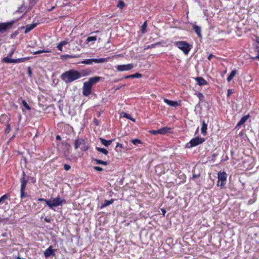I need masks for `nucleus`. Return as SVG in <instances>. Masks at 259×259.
<instances>
[{
  "label": "nucleus",
  "instance_id": "nucleus-1",
  "mask_svg": "<svg viewBox=\"0 0 259 259\" xmlns=\"http://www.w3.org/2000/svg\"><path fill=\"white\" fill-rule=\"evenodd\" d=\"M85 75V74H82L81 72L77 70L70 69L62 73L60 77L62 80L68 83L72 82Z\"/></svg>",
  "mask_w": 259,
  "mask_h": 259
},
{
  "label": "nucleus",
  "instance_id": "nucleus-2",
  "mask_svg": "<svg viewBox=\"0 0 259 259\" xmlns=\"http://www.w3.org/2000/svg\"><path fill=\"white\" fill-rule=\"evenodd\" d=\"M39 201H45L47 205L50 208L53 209L54 207H57L62 204L63 202H65L64 199H61L59 197L51 198L50 199H46L44 198H39Z\"/></svg>",
  "mask_w": 259,
  "mask_h": 259
},
{
  "label": "nucleus",
  "instance_id": "nucleus-3",
  "mask_svg": "<svg viewBox=\"0 0 259 259\" xmlns=\"http://www.w3.org/2000/svg\"><path fill=\"white\" fill-rule=\"evenodd\" d=\"M176 46L182 51L186 55L188 54L191 49L192 46L185 41H178L175 42Z\"/></svg>",
  "mask_w": 259,
  "mask_h": 259
},
{
  "label": "nucleus",
  "instance_id": "nucleus-4",
  "mask_svg": "<svg viewBox=\"0 0 259 259\" xmlns=\"http://www.w3.org/2000/svg\"><path fill=\"white\" fill-rule=\"evenodd\" d=\"M205 139L203 138L196 137L192 139L189 142L186 144V148H191L193 147L201 144Z\"/></svg>",
  "mask_w": 259,
  "mask_h": 259
},
{
  "label": "nucleus",
  "instance_id": "nucleus-5",
  "mask_svg": "<svg viewBox=\"0 0 259 259\" xmlns=\"http://www.w3.org/2000/svg\"><path fill=\"white\" fill-rule=\"evenodd\" d=\"M80 147L81 150L87 151L89 148V145L87 144L85 140L83 139H77L75 140L74 147L77 149L78 147Z\"/></svg>",
  "mask_w": 259,
  "mask_h": 259
},
{
  "label": "nucleus",
  "instance_id": "nucleus-6",
  "mask_svg": "<svg viewBox=\"0 0 259 259\" xmlns=\"http://www.w3.org/2000/svg\"><path fill=\"white\" fill-rule=\"evenodd\" d=\"M218 181L217 185L221 188L224 187L227 179L226 174L225 172H219L218 174Z\"/></svg>",
  "mask_w": 259,
  "mask_h": 259
},
{
  "label": "nucleus",
  "instance_id": "nucleus-7",
  "mask_svg": "<svg viewBox=\"0 0 259 259\" xmlns=\"http://www.w3.org/2000/svg\"><path fill=\"white\" fill-rule=\"evenodd\" d=\"M107 61V58H100V59H85L81 62V63L84 64H92L93 63H103Z\"/></svg>",
  "mask_w": 259,
  "mask_h": 259
},
{
  "label": "nucleus",
  "instance_id": "nucleus-8",
  "mask_svg": "<svg viewBox=\"0 0 259 259\" xmlns=\"http://www.w3.org/2000/svg\"><path fill=\"white\" fill-rule=\"evenodd\" d=\"M15 23V21H11L10 22H6V23H0V32H4L6 31L7 30L11 28L14 23Z\"/></svg>",
  "mask_w": 259,
  "mask_h": 259
},
{
  "label": "nucleus",
  "instance_id": "nucleus-9",
  "mask_svg": "<svg viewBox=\"0 0 259 259\" xmlns=\"http://www.w3.org/2000/svg\"><path fill=\"white\" fill-rule=\"evenodd\" d=\"M21 182V189H20V197L23 198L26 196V194L25 193V189L27 185V180L24 177H22L20 179Z\"/></svg>",
  "mask_w": 259,
  "mask_h": 259
},
{
  "label": "nucleus",
  "instance_id": "nucleus-10",
  "mask_svg": "<svg viewBox=\"0 0 259 259\" xmlns=\"http://www.w3.org/2000/svg\"><path fill=\"white\" fill-rule=\"evenodd\" d=\"M28 58H22L19 59H11L9 57H5L3 59V61L4 62L7 63H18L20 62H23L27 60Z\"/></svg>",
  "mask_w": 259,
  "mask_h": 259
},
{
  "label": "nucleus",
  "instance_id": "nucleus-11",
  "mask_svg": "<svg viewBox=\"0 0 259 259\" xmlns=\"http://www.w3.org/2000/svg\"><path fill=\"white\" fill-rule=\"evenodd\" d=\"M92 87L87 82H84L83 83V91L82 94L84 96H89L92 93Z\"/></svg>",
  "mask_w": 259,
  "mask_h": 259
},
{
  "label": "nucleus",
  "instance_id": "nucleus-12",
  "mask_svg": "<svg viewBox=\"0 0 259 259\" xmlns=\"http://www.w3.org/2000/svg\"><path fill=\"white\" fill-rule=\"evenodd\" d=\"M134 68L132 64H128L126 65H119L116 67V69L119 71H128Z\"/></svg>",
  "mask_w": 259,
  "mask_h": 259
},
{
  "label": "nucleus",
  "instance_id": "nucleus-13",
  "mask_svg": "<svg viewBox=\"0 0 259 259\" xmlns=\"http://www.w3.org/2000/svg\"><path fill=\"white\" fill-rule=\"evenodd\" d=\"M55 249L52 248V246H49L45 251L44 255L46 257H48L51 255H55Z\"/></svg>",
  "mask_w": 259,
  "mask_h": 259
},
{
  "label": "nucleus",
  "instance_id": "nucleus-14",
  "mask_svg": "<svg viewBox=\"0 0 259 259\" xmlns=\"http://www.w3.org/2000/svg\"><path fill=\"white\" fill-rule=\"evenodd\" d=\"M100 79L101 77L99 76H95L93 77L90 78L89 81L87 82L92 87L94 84L98 82L100 80Z\"/></svg>",
  "mask_w": 259,
  "mask_h": 259
},
{
  "label": "nucleus",
  "instance_id": "nucleus-15",
  "mask_svg": "<svg viewBox=\"0 0 259 259\" xmlns=\"http://www.w3.org/2000/svg\"><path fill=\"white\" fill-rule=\"evenodd\" d=\"M249 117H250V115L249 114H247V115H246L245 116H243L241 118L240 121L237 124L236 127L240 126L241 125H242L243 124H244L247 121V120Z\"/></svg>",
  "mask_w": 259,
  "mask_h": 259
},
{
  "label": "nucleus",
  "instance_id": "nucleus-16",
  "mask_svg": "<svg viewBox=\"0 0 259 259\" xmlns=\"http://www.w3.org/2000/svg\"><path fill=\"white\" fill-rule=\"evenodd\" d=\"M164 102L165 103H166L167 105H168L169 106H171V107H177L179 105V104L177 102L169 100L167 99H164Z\"/></svg>",
  "mask_w": 259,
  "mask_h": 259
},
{
  "label": "nucleus",
  "instance_id": "nucleus-17",
  "mask_svg": "<svg viewBox=\"0 0 259 259\" xmlns=\"http://www.w3.org/2000/svg\"><path fill=\"white\" fill-rule=\"evenodd\" d=\"M196 80L197 82V84L199 85H203L207 84V81L201 77H197L196 78Z\"/></svg>",
  "mask_w": 259,
  "mask_h": 259
},
{
  "label": "nucleus",
  "instance_id": "nucleus-18",
  "mask_svg": "<svg viewBox=\"0 0 259 259\" xmlns=\"http://www.w3.org/2000/svg\"><path fill=\"white\" fill-rule=\"evenodd\" d=\"M99 139H100L101 143L106 147L109 146L112 143V142L114 141V140L108 141V140H106L102 138H100Z\"/></svg>",
  "mask_w": 259,
  "mask_h": 259
},
{
  "label": "nucleus",
  "instance_id": "nucleus-19",
  "mask_svg": "<svg viewBox=\"0 0 259 259\" xmlns=\"http://www.w3.org/2000/svg\"><path fill=\"white\" fill-rule=\"evenodd\" d=\"M207 126V124L205 123L204 120H203L202 127L201 129V134L204 136L206 135V134Z\"/></svg>",
  "mask_w": 259,
  "mask_h": 259
},
{
  "label": "nucleus",
  "instance_id": "nucleus-20",
  "mask_svg": "<svg viewBox=\"0 0 259 259\" xmlns=\"http://www.w3.org/2000/svg\"><path fill=\"white\" fill-rule=\"evenodd\" d=\"M193 30H194V31L196 32V33L198 35V36L199 37H202V35H201V28L197 26V25H194L193 26Z\"/></svg>",
  "mask_w": 259,
  "mask_h": 259
},
{
  "label": "nucleus",
  "instance_id": "nucleus-21",
  "mask_svg": "<svg viewBox=\"0 0 259 259\" xmlns=\"http://www.w3.org/2000/svg\"><path fill=\"white\" fill-rule=\"evenodd\" d=\"M114 200L113 199H111L110 200H105L104 202L102 204L101 206V208H103L104 207H105L111 204H112L114 202Z\"/></svg>",
  "mask_w": 259,
  "mask_h": 259
},
{
  "label": "nucleus",
  "instance_id": "nucleus-22",
  "mask_svg": "<svg viewBox=\"0 0 259 259\" xmlns=\"http://www.w3.org/2000/svg\"><path fill=\"white\" fill-rule=\"evenodd\" d=\"M36 25H37L36 23H33V24H31L30 25H27L25 30V33H27L29 32L30 31L32 30L33 28H34L36 26Z\"/></svg>",
  "mask_w": 259,
  "mask_h": 259
},
{
  "label": "nucleus",
  "instance_id": "nucleus-23",
  "mask_svg": "<svg viewBox=\"0 0 259 259\" xmlns=\"http://www.w3.org/2000/svg\"><path fill=\"white\" fill-rule=\"evenodd\" d=\"M237 70L236 69L233 70L230 74L228 76V82L230 81L235 75L237 74Z\"/></svg>",
  "mask_w": 259,
  "mask_h": 259
},
{
  "label": "nucleus",
  "instance_id": "nucleus-24",
  "mask_svg": "<svg viewBox=\"0 0 259 259\" xmlns=\"http://www.w3.org/2000/svg\"><path fill=\"white\" fill-rule=\"evenodd\" d=\"M170 130V128L167 127H162L161 128L159 129V134H165L169 132Z\"/></svg>",
  "mask_w": 259,
  "mask_h": 259
},
{
  "label": "nucleus",
  "instance_id": "nucleus-25",
  "mask_svg": "<svg viewBox=\"0 0 259 259\" xmlns=\"http://www.w3.org/2000/svg\"><path fill=\"white\" fill-rule=\"evenodd\" d=\"M8 199V194H6L2 196L0 198V204H2L3 203H5L6 204H8L7 202H5L6 200Z\"/></svg>",
  "mask_w": 259,
  "mask_h": 259
},
{
  "label": "nucleus",
  "instance_id": "nucleus-26",
  "mask_svg": "<svg viewBox=\"0 0 259 259\" xmlns=\"http://www.w3.org/2000/svg\"><path fill=\"white\" fill-rule=\"evenodd\" d=\"M68 43V41H66V40H64V41H62L61 42H60L57 46V49L60 51H62V47L63 46L67 44Z\"/></svg>",
  "mask_w": 259,
  "mask_h": 259
},
{
  "label": "nucleus",
  "instance_id": "nucleus-27",
  "mask_svg": "<svg viewBox=\"0 0 259 259\" xmlns=\"http://www.w3.org/2000/svg\"><path fill=\"white\" fill-rule=\"evenodd\" d=\"M96 149L98 151L104 154L105 155H107L108 153V151L106 149L97 147Z\"/></svg>",
  "mask_w": 259,
  "mask_h": 259
},
{
  "label": "nucleus",
  "instance_id": "nucleus-28",
  "mask_svg": "<svg viewBox=\"0 0 259 259\" xmlns=\"http://www.w3.org/2000/svg\"><path fill=\"white\" fill-rule=\"evenodd\" d=\"M77 57L75 55H63L60 56L61 59H67L68 58H73Z\"/></svg>",
  "mask_w": 259,
  "mask_h": 259
},
{
  "label": "nucleus",
  "instance_id": "nucleus-29",
  "mask_svg": "<svg viewBox=\"0 0 259 259\" xmlns=\"http://www.w3.org/2000/svg\"><path fill=\"white\" fill-rule=\"evenodd\" d=\"M121 116H122L123 117H125L126 118L131 119V120H132L133 121H135V119L132 118L130 115H128V114H127V113H126L125 112H122L121 113Z\"/></svg>",
  "mask_w": 259,
  "mask_h": 259
},
{
  "label": "nucleus",
  "instance_id": "nucleus-30",
  "mask_svg": "<svg viewBox=\"0 0 259 259\" xmlns=\"http://www.w3.org/2000/svg\"><path fill=\"white\" fill-rule=\"evenodd\" d=\"M146 27H147V22L145 21L143 25H142L141 27V31L142 33H145L146 31Z\"/></svg>",
  "mask_w": 259,
  "mask_h": 259
},
{
  "label": "nucleus",
  "instance_id": "nucleus-31",
  "mask_svg": "<svg viewBox=\"0 0 259 259\" xmlns=\"http://www.w3.org/2000/svg\"><path fill=\"white\" fill-rule=\"evenodd\" d=\"M22 104L23 106L27 110H30V107L28 105L26 101L25 100H23L22 101Z\"/></svg>",
  "mask_w": 259,
  "mask_h": 259
},
{
  "label": "nucleus",
  "instance_id": "nucleus-32",
  "mask_svg": "<svg viewBox=\"0 0 259 259\" xmlns=\"http://www.w3.org/2000/svg\"><path fill=\"white\" fill-rule=\"evenodd\" d=\"M96 40H97V37L96 36H89L87 39V41L88 42L95 41Z\"/></svg>",
  "mask_w": 259,
  "mask_h": 259
},
{
  "label": "nucleus",
  "instance_id": "nucleus-33",
  "mask_svg": "<svg viewBox=\"0 0 259 259\" xmlns=\"http://www.w3.org/2000/svg\"><path fill=\"white\" fill-rule=\"evenodd\" d=\"M125 6L124 3L122 1H119L117 7L120 9H122Z\"/></svg>",
  "mask_w": 259,
  "mask_h": 259
},
{
  "label": "nucleus",
  "instance_id": "nucleus-34",
  "mask_svg": "<svg viewBox=\"0 0 259 259\" xmlns=\"http://www.w3.org/2000/svg\"><path fill=\"white\" fill-rule=\"evenodd\" d=\"M142 76V74L139 73H136L134 74L131 75L132 78H141Z\"/></svg>",
  "mask_w": 259,
  "mask_h": 259
},
{
  "label": "nucleus",
  "instance_id": "nucleus-35",
  "mask_svg": "<svg viewBox=\"0 0 259 259\" xmlns=\"http://www.w3.org/2000/svg\"><path fill=\"white\" fill-rule=\"evenodd\" d=\"M25 9L26 8H24L23 5H22L21 7H19L18 9L16 11V13H22L25 11Z\"/></svg>",
  "mask_w": 259,
  "mask_h": 259
},
{
  "label": "nucleus",
  "instance_id": "nucleus-36",
  "mask_svg": "<svg viewBox=\"0 0 259 259\" xmlns=\"http://www.w3.org/2000/svg\"><path fill=\"white\" fill-rule=\"evenodd\" d=\"M49 52H50V51L49 50H39V51L34 52L33 53V54L36 55V54H40L42 53H49Z\"/></svg>",
  "mask_w": 259,
  "mask_h": 259
},
{
  "label": "nucleus",
  "instance_id": "nucleus-37",
  "mask_svg": "<svg viewBox=\"0 0 259 259\" xmlns=\"http://www.w3.org/2000/svg\"><path fill=\"white\" fill-rule=\"evenodd\" d=\"M132 143L133 144L136 145L137 144L141 143V141L138 139H133L132 140Z\"/></svg>",
  "mask_w": 259,
  "mask_h": 259
},
{
  "label": "nucleus",
  "instance_id": "nucleus-38",
  "mask_svg": "<svg viewBox=\"0 0 259 259\" xmlns=\"http://www.w3.org/2000/svg\"><path fill=\"white\" fill-rule=\"evenodd\" d=\"M15 51V48H13L11 49V50L10 51V52H9V53L8 54V56L7 57H9V58H11V57L14 54Z\"/></svg>",
  "mask_w": 259,
  "mask_h": 259
},
{
  "label": "nucleus",
  "instance_id": "nucleus-39",
  "mask_svg": "<svg viewBox=\"0 0 259 259\" xmlns=\"http://www.w3.org/2000/svg\"><path fill=\"white\" fill-rule=\"evenodd\" d=\"M93 160L96 162V163L97 164H102V160H100V159H96V158H93Z\"/></svg>",
  "mask_w": 259,
  "mask_h": 259
},
{
  "label": "nucleus",
  "instance_id": "nucleus-40",
  "mask_svg": "<svg viewBox=\"0 0 259 259\" xmlns=\"http://www.w3.org/2000/svg\"><path fill=\"white\" fill-rule=\"evenodd\" d=\"M10 130H11L10 124H8L7 125V128H6V131H5L6 134L9 133V132H10Z\"/></svg>",
  "mask_w": 259,
  "mask_h": 259
},
{
  "label": "nucleus",
  "instance_id": "nucleus-41",
  "mask_svg": "<svg viewBox=\"0 0 259 259\" xmlns=\"http://www.w3.org/2000/svg\"><path fill=\"white\" fill-rule=\"evenodd\" d=\"M64 168L66 171H68V170H69L71 168V166L67 164H64Z\"/></svg>",
  "mask_w": 259,
  "mask_h": 259
},
{
  "label": "nucleus",
  "instance_id": "nucleus-42",
  "mask_svg": "<svg viewBox=\"0 0 259 259\" xmlns=\"http://www.w3.org/2000/svg\"><path fill=\"white\" fill-rule=\"evenodd\" d=\"M94 169L98 171H102L103 170V168L97 166H94Z\"/></svg>",
  "mask_w": 259,
  "mask_h": 259
},
{
  "label": "nucleus",
  "instance_id": "nucleus-43",
  "mask_svg": "<svg viewBox=\"0 0 259 259\" xmlns=\"http://www.w3.org/2000/svg\"><path fill=\"white\" fill-rule=\"evenodd\" d=\"M28 74L29 76H30V77L31 76L32 72L31 69L30 67H28Z\"/></svg>",
  "mask_w": 259,
  "mask_h": 259
},
{
  "label": "nucleus",
  "instance_id": "nucleus-44",
  "mask_svg": "<svg viewBox=\"0 0 259 259\" xmlns=\"http://www.w3.org/2000/svg\"><path fill=\"white\" fill-rule=\"evenodd\" d=\"M151 134H153V135H157V134H159V130H153V131H151L150 132Z\"/></svg>",
  "mask_w": 259,
  "mask_h": 259
},
{
  "label": "nucleus",
  "instance_id": "nucleus-45",
  "mask_svg": "<svg viewBox=\"0 0 259 259\" xmlns=\"http://www.w3.org/2000/svg\"><path fill=\"white\" fill-rule=\"evenodd\" d=\"M124 85H125L124 84L118 85L117 87L114 88V90H115V91H117L118 90H119L120 89H121L122 87H124Z\"/></svg>",
  "mask_w": 259,
  "mask_h": 259
},
{
  "label": "nucleus",
  "instance_id": "nucleus-46",
  "mask_svg": "<svg viewBox=\"0 0 259 259\" xmlns=\"http://www.w3.org/2000/svg\"><path fill=\"white\" fill-rule=\"evenodd\" d=\"M233 93V90H232V89L228 90V97L230 96Z\"/></svg>",
  "mask_w": 259,
  "mask_h": 259
},
{
  "label": "nucleus",
  "instance_id": "nucleus-47",
  "mask_svg": "<svg viewBox=\"0 0 259 259\" xmlns=\"http://www.w3.org/2000/svg\"><path fill=\"white\" fill-rule=\"evenodd\" d=\"M200 177V175L199 174H193V176H192V179H195L196 178H199Z\"/></svg>",
  "mask_w": 259,
  "mask_h": 259
},
{
  "label": "nucleus",
  "instance_id": "nucleus-48",
  "mask_svg": "<svg viewBox=\"0 0 259 259\" xmlns=\"http://www.w3.org/2000/svg\"><path fill=\"white\" fill-rule=\"evenodd\" d=\"M213 57H215V56L213 55H212V54H210L208 55L207 59L208 60H210L211 59V58H213Z\"/></svg>",
  "mask_w": 259,
  "mask_h": 259
},
{
  "label": "nucleus",
  "instance_id": "nucleus-49",
  "mask_svg": "<svg viewBox=\"0 0 259 259\" xmlns=\"http://www.w3.org/2000/svg\"><path fill=\"white\" fill-rule=\"evenodd\" d=\"M198 97H199L200 100H201L203 98V97H204L203 95L200 93H198Z\"/></svg>",
  "mask_w": 259,
  "mask_h": 259
},
{
  "label": "nucleus",
  "instance_id": "nucleus-50",
  "mask_svg": "<svg viewBox=\"0 0 259 259\" xmlns=\"http://www.w3.org/2000/svg\"><path fill=\"white\" fill-rule=\"evenodd\" d=\"M118 147H119L121 148H123L122 144H121L120 143H117V145L116 146V149H117Z\"/></svg>",
  "mask_w": 259,
  "mask_h": 259
},
{
  "label": "nucleus",
  "instance_id": "nucleus-51",
  "mask_svg": "<svg viewBox=\"0 0 259 259\" xmlns=\"http://www.w3.org/2000/svg\"><path fill=\"white\" fill-rule=\"evenodd\" d=\"M108 164V163L107 161H104L102 160L101 164L104 165H107Z\"/></svg>",
  "mask_w": 259,
  "mask_h": 259
},
{
  "label": "nucleus",
  "instance_id": "nucleus-52",
  "mask_svg": "<svg viewBox=\"0 0 259 259\" xmlns=\"http://www.w3.org/2000/svg\"><path fill=\"white\" fill-rule=\"evenodd\" d=\"M45 221L47 223H50L51 222V219L49 218H46L45 219Z\"/></svg>",
  "mask_w": 259,
  "mask_h": 259
},
{
  "label": "nucleus",
  "instance_id": "nucleus-53",
  "mask_svg": "<svg viewBox=\"0 0 259 259\" xmlns=\"http://www.w3.org/2000/svg\"><path fill=\"white\" fill-rule=\"evenodd\" d=\"M2 236L3 237H6L8 236V234L7 233H4L2 234Z\"/></svg>",
  "mask_w": 259,
  "mask_h": 259
},
{
  "label": "nucleus",
  "instance_id": "nucleus-54",
  "mask_svg": "<svg viewBox=\"0 0 259 259\" xmlns=\"http://www.w3.org/2000/svg\"><path fill=\"white\" fill-rule=\"evenodd\" d=\"M227 72V69H225L221 74V76L222 77L224 76V75H225V74Z\"/></svg>",
  "mask_w": 259,
  "mask_h": 259
},
{
  "label": "nucleus",
  "instance_id": "nucleus-55",
  "mask_svg": "<svg viewBox=\"0 0 259 259\" xmlns=\"http://www.w3.org/2000/svg\"><path fill=\"white\" fill-rule=\"evenodd\" d=\"M56 139L57 140H60L61 139V137L59 135L56 136Z\"/></svg>",
  "mask_w": 259,
  "mask_h": 259
},
{
  "label": "nucleus",
  "instance_id": "nucleus-56",
  "mask_svg": "<svg viewBox=\"0 0 259 259\" xmlns=\"http://www.w3.org/2000/svg\"><path fill=\"white\" fill-rule=\"evenodd\" d=\"M132 78V77H131V75H127V76H125L124 77V78H125V79H128V78Z\"/></svg>",
  "mask_w": 259,
  "mask_h": 259
},
{
  "label": "nucleus",
  "instance_id": "nucleus-57",
  "mask_svg": "<svg viewBox=\"0 0 259 259\" xmlns=\"http://www.w3.org/2000/svg\"><path fill=\"white\" fill-rule=\"evenodd\" d=\"M121 79H116L114 80V82H118L119 81H120Z\"/></svg>",
  "mask_w": 259,
  "mask_h": 259
},
{
  "label": "nucleus",
  "instance_id": "nucleus-58",
  "mask_svg": "<svg viewBox=\"0 0 259 259\" xmlns=\"http://www.w3.org/2000/svg\"><path fill=\"white\" fill-rule=\"evenodd\" d=\"M25 176H26V174H25V172L23 171L22 172V177H24V178H25Z\"/></svg>",
  "mask_w": 259,
  "mask_h": 259
},
{
  "label": "nucleus",
  "instance_id": "nucleus-59",
  "mask_svg": "<svg viewBox=\"0 0 259 259\" xmlns=\"http://www.w3.org/2000/svg\"><path fill=\"white\" fill-rule=\"evenodd\" d=\"M161 210H162V211L163 214V215H164V214H165V212H166L165 210V209H162Z\"/></svg>",
  "mask_w": 259,
  "mask_h": 259
},
{
  "label": "nucleus",
  "instance_id": "nucleus-60",
  "mask_svg": "<svg viewBox=\"0 0 259 259\" xmlns=\"http://www.w3.org/2000/svg\"><path fill=\"white\" fill-rule=\"evenodd\" d=\"M254 59H257L259 60V53L258 55L254 58Z\"/></svg>",
  "mask_w": 259,
  "mask_h": 259
},
{
  "label": "nucleus",
  "instance_id": "nucleus-61",
  "mask_svg": "<svg viewBox=\"0 0 259 259\" xmlns=\"http://www.w3.org/2000/svg\"><path fill=\"white\" fill-rule=\"evenodd\" d=\"M95 124H96L98 125V121H97V119H95Z\"/></svg>",
  "mask_w": 259,
  "mask_h": 259
},
{
  "label": "nucleus",
  "instance_id": "nucleus-62",
  "mask_svg": "<svg viewBox=\"0 0 259 259\" xmlns=\"http://www.w3.org/2000/svg\"><path fill=\"white\" fill-rule=\"evenodd\" d=\"M3 221V219L0 217V222H2Z\"/></svg>",
  "mask_w": 259,
  "mask_h": 259
},
{
  "label": "nucleus",
  "instance_id": "nucleus-63",
  "mask_svg": "<svg viewBox=\"0 0 259 259\" xmlns=\"http://www.w3.org/2000/svg\"><path fill=\"white\" fill-rule=\"evenodd\" d=\"M29 1H30V3L31 4L33 3V2H32V1L31 0H29Z\"/></svg>",
  "mask_w": 259,
  "mask_h": 259
},
{
  "label": "nucleus",
  "instance_id": "nucleus-64",
  "mask_svg": "<svg viewBox=\"0 0 259 259\" xmlns=\"http://www.w3.org/2000/svg\"><path fill=\"white\" fill-rule=\"evenodd\" d=\"M257 42L259 44V41H257Z\"/></svg>",
  "mask_w": 259,
  "mask_h": 259
}]
</instances>
